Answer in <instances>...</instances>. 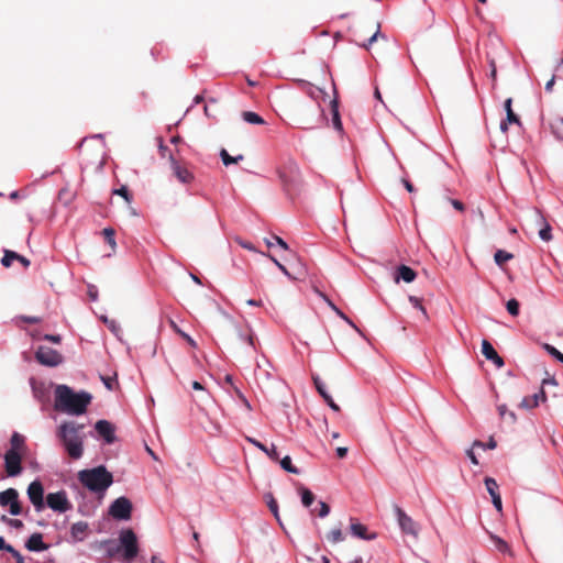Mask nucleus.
I'll list each match as a JSON object with an SVG mask.
<instances>
[{
    "instance_id": "obj_16",
    "label": "nucleus",
    "mask_w": 563,
    "mask_h": 563,
    "mask_svg": "<svg viewBox=\"0 0 563 563\" xmlns=\"http://www.w3.org/2000/svg\"><path fill=\"white\" fill-rule=\"evenodd\" d=\"M350 531H351V534L353 537H356L358 539H362V540H374L377 538V534L375 532H368L367 531V527L357 522V521H353L351 522V526H350Z\"/></svg>"
},
{
    "instance_id": "obj_10",
    "label": "nucleus",
    "mask_w": 563,
    "mask_h": 563,
    "mask_svg": "<svg viewBox=\"0 0 563 563\" xmlns=\"http://www.w3.org/2000/svg\"><path fill=\"white\" fill-rule=\"evenodd\" d=\"M0 506H9V512L12 516H19L22 512V507L19 503V494L14 488H8L0 493Z\"/></svg>"
},
{
    "instance_id": "obj_30",
    "label": "nucleus",
    "mask_w": 563,
    "mask_h": 563,
    "mask_svg": "<svg viewBox=\"0 0 563 563\" xmlns=\"http://www.w3.org/2000/svg\"><path fill=\"white\" fill-rule=\"evenodd\" d=\"M243 120L249 124H264V119L253 111H244L242 113Z\"/></svg>"
},
{
    "instance_id": "obj_60",
    "label": "nucleus",
    "mask_w": 563,
    "mask_h": 563,
    "mask_svg": "<svg viewBox=\"0 0 563 563\" xmlns=\"http://www.w3.org/2000/svg\"><path fill=\"white\" fill-rule=\"evenodd\" d=\"M239 336L242 341L246 342L249 345L254 346V341L252 334L239 333Z\"/></svg>"
},
{
    "instance_id": "obj_23",
    "label": "nucleus",
    "mask_w": 563,
    "mask_h": 563,
    "mask_svg": "<svg viewBox=\"0 0 563 563\" xmlns=\"http://www.w3.org/2000/svg\"><path fill=\"white\" fill-rule=\"evenodd\" d=\"M301 82L303 85V89H305L306 93L310 98L309 101H319L320 99L325 98L327 92L323 89L316 87L310 82H306V81H301Z\"/></svg>"
},
{
    "instance_id": "obj_14",
    "label": "nucleus",
    "mask_w": 563,
    "mask_h": 563,
    "mask_svg": "<svg viewBox=\"0 0 563 563\" xmlns=\"http://www.w3.org/2000/svg\"><path fill=\"white\" fill-rule=\"evenodd\" d=\"M487 493L492 497V503L498 512L503 511V501L500 494L498 493V484L493 477H486L484 479Z\"/></svg>"
},
{
    "instance_id": "obj_51",
    "label": "nucleus",
    "mask_w": 563,
    "mask_h": 563,
    "mask_svg": "<svg viewBox=\"0 0 563 563\" xmlns=\"http://www.w3.org/2000/svg\"><path fill=\"white\" fill-rule=\"evenodd\" d=\"M87 294H88V297L90 298L91 301H97L98 300V288H97V286L88 285Z\"/></svg>"
},
{
    "instance_id": "obj_42",
    "label": "nucleus",
    "mask_w": 563,
    "mask_h": 563,
    "mask_svg": "<svg viewBox=\"0 0 563 563\" xmlns=\"http://www.w3.org/2000/svg\"><path fill=\"white\" fill-rule=\"evenodd\" d=\"M482 353L488 360L490 356H493L496 353V350L487 340H483L482 341Z\"/></svg>"
},
{
    "instance_id": "obj_25",
    "label": "nucleus",
    "mask_w": 563,
    "mask_h": 563,
    "mask_svg": "<svg viewBox=\"0 0 563 563\" xmlns=\"http://www.w3.org/2000/svg\"><path fill=\"white\" fill-rule=\"evenodd\" d=\"M415 278H416V273L411 267H409L407 265H400L397 268V275L395 277L396 282H399L400 279H402L406 283H411L415 280Z\"/></svg>"
},
{
    "instance_id": "obj_19",
    "label": "nucleus",
    "mask_w": 563,
    "mask_h": 563,
    "mask_svg": "<svg viewBox=\"0 0 563 563\" xmlns=\"http://www.w3.org/2000/svg\"><path fill=\"white\" fill-rule=\"evenodd\" d=\"M313 383H314V386L318 390V393L320 394V396L325 400V402L328 404V406L334 410V411H339L340 410V407L334 402L333 398L331 397V395L327 391V388H325V385L324 383L320 379L319 376H313Z\"/></svg>"
},
{
    "instance_id": "obj_6",
    "label": "nucleus",
    "mask_w": 563,
    "mask_h": 563,
    "mask_svg": "<svg viewBox=\"0 0 563 563\" xmlns=\"http://www.w3.org/2000/svg\"><path fill=\"white\" fill-rule=\"evenodd\" d=\"M108 514L115 520H130L132 515V503L129 498L121 496L111 503Z\"/></svg>"
},
{
    "instance_id": "obj_35",
    "label": "nucleus",
    "mask_w": 563,
    "mask_h": 563,
    "mask_svg": "<svg viewBox=\"0 0 563 563\" xmlns=\"http://www.w3.org/2000/svg\"><path fill=\"white\" fill-rule=\"evenodd\" d=\"M327 539L329 542L335 544V543L342 542L344 540V534H343L341 528H335V529H332L328 533Z\"/></svg>"
},
{
    "instance_id": "obj_37",
    "label": "nucleus",
    "mask_w": 563,
    "mask_h": 563,
    "mask_svg": "<svg viewBox=\"0 0 563 563\" xmlns=\"http://www.w3.org/2000/svg\"><path fill=\"white\" fill-rule=\"evenodd\" d=\"M551 129L554 135L563 141V118L556 119L551 123Z\"/></svg>"
},
{
    "instance_id": "obj_12",
    "label": "nucleus",
    "mask_w": 563,
    "mask_h": 563,
    "mask_svg": "<svg viewBox=\"0 0 563 563\" xmlns=\"http://www.w3.org/2000/svg\"><path fill=\"white\" fill-rule=\"evenodd\" d=\"M21 454L20 452H13V450H8L4 454V467L8 476L15 477L21 474Z\"/></svg>"
},
{
    "instance_id": "obj_11",
    "label": "nucleus",
    "mask_w": 563,
    "mask_h": 563,
    "mask_svg": "<svg viewBox=\"0 0 563 563\" xmlns=\"http://www.w3.org/2000/svg\"><path fill=\"white\" fill-rule=\"evenodd\" d=\"M27 496L36 511H42L44 509V488L40 481H34L29 485Z\"/></svg>"
},
{
    "instance_id": "obj_4",
    "label": "nucleus",
    "mask_w": 563,
    "mask_h": 563,
    "mask_svg": "<svg viewBox=\"0 0 563 563\" xmlns=\"http://www.w3.org/2000/svg\"><path fill=\"white\" fill-rule=\"evenodd\" d=\"M79 482L96 494H103L113 483L112 474L103 465L78 472Z\"/></svg>"
},
{
    "instance_id": "obj_13",
    "label": "nucleus",
    "mask_w": 563,
    "mask_h": 563,
    "mask_svg": "<svg viewBox=\"0 0 563 563\" xmlns=\"http://www.w3.org/2000/svg\"><path fill=\"white\" fill-rule=\"evenodd\" d=\"M97 434L103 439L106 444H112L115 442V429L114 426L108 420H99L95 424Z\"/></svg>"
},
{
    "instance_id": "obj_9",
    "label": "nucleus",
    "mask_w": 563,
    "mask_h": 563,
    "mask_svg": "<svg viewBox=\"0 0 563 563\" xmlns=\"http://www.w3.org/2000/svg\"><path fill=\"white\" fill-rule=\"evenodd\" d=\"M35 358L40 364L49 367H55L63 362L62 354L48 346H38Z\"/></svg>"
},
{
    "instance_id": "obj_7",
    "label": "nucleus",
    "mask_w": 563,
    "mask_h": 563,
    "mask_svg": "<svg viewBox=\"0 0 563 563\" xmlns=\"http://www.w3.org/2000/svg\"><path fill=\"white\" fill-rule=\"evenodd\" d=\"M394 512L401 532L417 539L419 536L418 523L397 505L394 506Z\"/></svg>"
},
{
    "instance_id": "obj_52",
    "label": "nucleus",
    "mask_w": 563,
    "mask_h": 563,
    "mask_svg": "<svg viewBox=\"0 0 563 563\" xmlns=\"http://www.w3.org/2000/svg\"><path fill=\"white\" fill-rule=\"evenodd\" d=\"M379 36L384 37L378 27L377 31L367 40V42L363 44V47L368 48L374 42L377 41Z\"/></svg>"
},
{
    "instance_id": "obj_29",
    "label": "nucleus",
    "mask_w": 563,
    "mask_h": 563,
    "mask_svg": "<svg viewBox=\"0 0 563 563\" xmlns=\"http://www.w3.org/2000/svg\"><path fill=\"white\" fill-rule=\"evenodd\" d=\"M10 444L11 446L9 450H13V452H20V450H22L24 446V437L18 432H13L10 439Z\"/></svg>"
},
{
    "instance_id": "obj_36",
    "label": "nucleus",
    "mask_w": 563,
    "mask_h": 563,
    "mask_svg": "<svg viewBox=\"0 0 563 563\" xmlns=\"http://www.w3.org/2000/svg\"><path fill=\"white\" fill-rule=\"evenodd\" d=\"M512 254L511 253H508L506 251H503V250H498L495 255H494V260H495V263L497 265H503L504 263L508 262L509 260L512 258Z\"/></svg>"
},
{
    "instance_id": "obj_54",
    "label": "nucleus",
    "mask_w": 563,
    "mask_h": 563,
    "mask_svg": "<svg viewBox=\"0 0 563 563\" xmlns=\"http://www.w3.org/2000/svg\"><path fill=\"white\" fill-rule=\"evenodd\" d=\"M488 361H492L498 368H501L505 364L504 360L498 355L497 352L493 356H490Z\"/></svg>"
},
{
    "instance_id": "obj_47",
    "label": "nucleus",
    "mask_w": 563,
    "mask_h": 563,
    "mask_svg": "<svg viewBox=\"0 0 563 563\" xmlns=\"http://www.w3.org/2000/svg\"><path fill=\"white\" fill-rule=\"evenodd\" d=\"M106 325L117 338H119L122 330L120 324L115 320H106Z\"/></svg>"
},
{
    "instance_id": "obj_31",
    "label": "nucleus",
    "mask_w": 563,
    "mask_h": 563,
    "mask_svg": "<svg viewBox=\"0 0 563 563\" xmlns=\"http://www.w3.org/2000/svg\"><path fill=\"white\" fill-rule=\"evenodd\" d=\"M497 409L501 419L509 420L510 423L516 422V413L514 411L508 410L506 405H499Z\"/></svg>"
},
{
    "instance_id": "obj_39",
    "label": "nucleus",
    "mask_w": 563,
    "mask_h": 563,
    "mask_svg": "<svg viewBox=\"0 0 563 563\" xmlns=\"http://www.w3.org/2000/svg\"><path fill=\"white\" fill-rule=\"evenodd\" d=\"M543 349L556 361L563 364V354L553 345L544 343Z\"/></svg>"
},
{
    "instance_id": "obj_56",
    "label": "nucleus",
    "mask_w": 563,
    "mask_h": 563,
    "mask_svg": "<svg viewBox=\"0 0 563 563\" xmlns=\"http://www.w3.org/2000/svg\"><path fill=\"white\" fill-rule=\"evenodd\" d=\"M488 361H492L498 368H501L505 364L504 360L498 355L497 352L493 356H490Z\"/></svg>"
},
{
    "instance_id": "obj_18",
    "label": "nucleus",
    "mask_w": 563,
    "mask_h": 563,
    "mask_svg": "<svg viewBox=\"0 0 563 563\" xmlns=\"http://www.w3.org/2000/svg\"><path fill=\"white\" fill-rule=\"evenodd\" d=\"M534 214H536L537 222L542 225L541 229L539 230V238L544 242L551 241L552 240L551 225L547 222L545 218L543 217V214L541 213L540 210L534 209Z\"/></svg>"
},
{
    "instance_id": "obj_33",
    "label": "nucleus",
    "mask_w": 563,
    "mask_h": 563,
    "mask_svg": "<svg viewBox=\"0 0 563 563\" xmlns=\"http://www.w3.org/2000/svg\"><path fill=\"white\" fill-rule=\"evenodd\" d=\"M331 108H332V113H333V118H332L333 125L338 131H341L342 123H341V119H340V114H339V110H338V100L336 99H333L331 101Z\"/></svg>"
},
{
    "instance_id": "obj_62",
    "label": "nucleus",
    "mask_w": 563,
    "mask_h": 563,
    "mask_svg": "<svg viewBox=\"0 0 563 563\" xmlns=\"http://www.w3.org/2000/svg\"><path fill=\"white\" fill-rule=\"evenodd\" d=\"M8 526L14 529H21L23 527V522L19 519H11L8 521Z\"/></svg>"
},
{
    "instance_id": "obj_21",
    "label": "nucleus",
    "mask_w": 563,
    "mask_h": 563,
    "mask_svg": "<svg viewBox=\"0 0 563 563\" xmlns=\"http://www.w3.org/2000/svg\"><path fill=\"white\" fill-rule=\"evenodd\" d=\"M88 523L86 521H78L71 525L70 536L75 542H80L86 538L88 531Z\"/></svg>"
},
{
    "instance_id": "obj_8",
    "label": "nucleus",
    "mask_w": 563,
    "mask_h": 563,
    "mask_svg": "<svg viewBox=\"0 0 563 563\" xmlns=\"http://www.w3.org/2000/svg\"><path fill=\"white\" fill-rule=\"evenodd\" d=\"M46 505L55 512L65 514L73 508L65 490L49 493L46 496Z\"/></svg>"
},
{
    "instance_id": "obj_45",
    "label": "nucleus",
    "mask_w": 563,
    "mask_h": 563,
    "mask_svg": "<svg viewBox=\"0 0 563 563\" xmlns=\"http://www.w3.org/2000/svg\"><path fill=\"white\" fill-rule=\"evenodd\" d=\"M266 244L268 247H273L274 245H278L284 250L288 249V244L279 236L274 235L271 240H266Z\"/></svg>"
},
{
    "instance_id": "obj_53",
    "label": "nucleus",
    "mask_w": 563,
    "mask_h": 563,
    "mask_svg": "<svg viewBox=\"0 0 563 563\" xmlns=\"http://www.w3.org/2000/svg\"><path fill=\"white\" fill-rule=\"evenodd\" d=\"M9 553L12 554V556L15 559L16 563H25L22 554L18 550H15L13 547H9Z\"/></svg>"
},
{
    "instance_id": "obj_63",
    "label": "nucleus",
    "mask_w": 563,
    "mask_h": 563,
    "mask_svg": "<svg viewBox=\"0 0 563 563\" xmlns=\"http://www.w3.org/2000/svg\"><path fill=\"white\" fill-rule=\"evenodd\" d=\"M347 454V448H344V446H339L336 448V455L340 457V459H343L345 457Z\"/></svg>"
},
{
    "instance_id": "obj_44",
    "label": "nucleus",
    "mask_w": 563,
    "mask_h": 563,
    "mask_svg": "<svg viewBox=\"0 0 563 563\" xmlns=\"http://www.w3.org/2000/svg\"><path fill=\"white\" fill-rule=\"evenodd\" d=\"M496 446H497V443L493 438H490L488 440V442H486V443L478 441V440L474 441V443H473V448H481L483 450H494Z\"/></svg>"
},
{
    "instance_id": "obj_59",
    "label": "nucleus",
    "mask_w": 563,
    "mask_h": 563,
    "mask_svg": "<svg viewBox=\"0 0 563 563\" xmlns=\"http://www.w3.org/2000/svg\"><path fill=\"white\" fill-rule=\"evenodd\" d=\"M448 200L450 201V203L453 206V208L455 210H457V211L464 210V205L460 200H456V199H448Z\"/></svg>"
},
{
    "instance_id": "obj_32",
    "label": "nucleus",
    "mask_w": 563,
    "mask_h": 563,
    "mask_svg": "<svg viewBox=\"0 0 563 563\" xmlns=\"http://www.w3.org/2000/svg\"><path fill=\"white\" fill-rule=\"evenodd\" d=\"M266 501H267V506H268L269 510L272 511V514L274 515L276 520L279 522V525H282L279 511H278V505L272 494L266 495Z\"/></svg>"
},
{
    "instance_id": "obj_28",
    "label": "nucleus",
    "mask_w": 563,
    "mask_h": 563,
    "mask_svg": "<svg viewBox=\"0 0 563 563\" xmlns=\"http://www.w3.org/2000/svg\"><path fill=\"white\" fill-rule=\"evenodd\" d=\"M512 99L508 98L505 100L504 107L506 111V120L510 123L520 124V120L517 114L514 113L512 108Z\"/></svg>"
},
{
    "instance_id": "obj_26",
    "label": "nucleus",
    "mask_w": 563,
    "mask_h": 563,
    "mask_svg": "<svg viewBox=\"0 0 563 563\" xmlns=\"http://www.w3.org/2000/svg\"><path fill=\"white\" fill-rule=\"evenodd\" d=\"M298 494L300 496L302 506L306 508H310L316 499L314 494L305 486L298 487Z\"/></svg>"
},
{
    "instance_id": "obj_64",
    "label": "nucleus",
    "mask_w": 563,
    "mask_h": 563,
    "mask_svg": "<svg viewBox=\"0 0 563 563\" xmlns=\"http://www.w3.org/2000/svg\"><path fill=\"white\" fill-rule=\"evenodd\" d=\"M401 183L404 184L405 188L409 191V192H413L415 191V188H413V185L406 178H402L401 179Z\"/></svg>"
},
{
    "instance_id": "obj_22",
    "label": "nucleus",
    "mask_w": 563,
    "mask_h": 563,
    "mask_svg": "<svg viewBox=\"0 0 563 563\" xmlns=\"http://www.w3.org/2000/svg\"><path fill=\"white\" fill-rule=\"evenodd\" d=\"M547 400V396L543 389H540L538 393H536L532 398L525 397L521 402L520 407L525 409H531L537 406H539L540 402H544Z\"/></svg>"
},
{
    "instance_id": "obj_41",
    "label": "nucleus",
    "mask_w": 563,
    "mask_h": 563,
    "mask_svg": "<svg viewBox=\"0 0 563 563\" xmlns=\"http://www.w3.org/2000/svg\"><path fill=\"white\" fill-rule=\"evenodd\" d=\"M172 327L183 339H185L188 342L190 346H197L196 341L188 333L180 330L174 321H172Z\"/></svg>"
},
{
    "instance_id": "obj_1",
    "label": "nucleus",
    "mask_w": 563,
    "mask_h": 563,
    "mask_svg": "<svg viewBox=\"0 0 563 563\" xmlns=\"http://www.w3.org/2000/svg\"><path fill=\"white\" fill-rule=\"evenodd\" d=\"M287 115L295 128L303 130L314 129L325 119L320 101L299 100L290 106Z\"/></svg>"
},
{
    "instance_id": "obj_15",
    "label": "nucleus",
    "mask_w": 563,
    "mask_h": 563,
    "mask_svg": "<svg viewBox=\"0 0 563 563\" xmlns=\"http://www.w3.org/2000/svg\"><path fill=\"white\" fill-rule=\"evenodd\" d=\"M170 166L174 175L183 184H189L194 180V175L187 168L180 166L173 155L169 156Z\"/></svg>"
},
{
    "instance_id": "obj_57",
    "label": "nucleus",
    "mask_w": 563,
    "mask_h": 563,
    "mask_svg": "<svg viewBox=\"0 0 563 563\" xmlns=\"http://www.w3.org/2000/svg\"><path fill=\"white\" fill-rule=\"evenodd\" d=\"M191 386L195 390L203 391L206 398H210L209 393L205 390V387L199 382H192Z\"/></svg>"
},
{
    "instance_id": "obj_49",
    "label": "nucleus",
    "mask_w": 563,
    "mask_h": 563,
    "mask_svg": "<svg viewBox=\"0 0 563 563\" xmlns=\"http://www.w3.org/2000/svg\"><path fill=\"white\" fill-rule=\"evenodd\" d=\"M113 194L121 196L128 202L132 199L126 186H121L119 189H114Z\"/></svg>"
},
{
    "instance_id": "obj_34",
    "label": "nucleus",
    "mask_w": 563,
    "mask_h": 563,
    "mask_svg": "<svg viewBox=\"0 0 563 563\" xmlns=\"http://www.w3.org/2000/svg\"><path fill=\"white\" fill-rule=\"evenodd\" d=\"M220 157H221L223 165H225V166L235 164L243 159V155H238L235 157L230 156L229 153L224 148L221 150Z\"/></svg>"
},
{
    "instance_id": "obj_2",
    "label": "nucleus",
    "mask_w": 563,
    "mask_h": 563,
    "mask_svg": "<svg viewBox=\"0 0 563 563\" xmlns=\"http://www.w3.org/2000/svg\"><path fill=\"white\" fill-rule=\"evenodd\" d=\"M91 398V395L87 391L75 393L67 385H57L54 407L57 411L79 416L86 412Z\"/></svg>"
},
{
    "instance_id": "obj_43",
    "label": "nucleus",
    "mask_w": 563,
    "mask_h": 563,
    "mask_svg": "<svg viewBox=\"0 0 563 563\" xmlns=\"http://www.w3.org/2000/svg\"><path fill=\"white\" fill-rule=\"evenodd\" d=\"M102 234L106 239V241L109 243V245L114 249L115 247V240H114V230L112 228H104L102 231Z\"/></svg>"
},
{
    "instance_id": "obj_46",
    "label": "nucleus",
    "mask_w": 563,
    "mask_h": 563,
    "mask_svg": "<svg viewBox=\"0 0 563 563\" xmlns=\"http://www.w3.org/2000/svg\"><path fill=\"white\" fill-rule=\"evenodd\" d=\"M509 314L516 317L519 313V302L516 299H509L506 303Z\"/></svg>"
},
{
    "instance_id": "obj_27",
    "label": "nucleus",
    "mask_w": 563,
    "mask_h": 563,
    "mask_svg": "<svg viewBox=\"0 0 563 563\" xmlns=\"http://www.w3.org/2000/svg\"><path fill=\"white\" fill-rule=\"evenodd\" d=\"M324 301L328 303V306L335 312L338 317H340L342 320H344L349 325H351L356 331H360L358 328L355 325V323L340 309L338 308L328 297L324 295H321Z\"/></svg>"
},
{
    "instance_id": "obj_24",
    "label": "nucleus",
    "mask_w": 563,
    "mask_h": 563,
    "mask_svg": "<svg viewBox=\"0 0 563 563\" xmlns=\"http://www.w3.org/2000/svg\"><path fill=\"white\" fill-rule=\"evenodd\" d=\"M488 536H489L490 541L494 544V548L498 552L512 555V551H511L509 544L504 539L499 538L498 536L494 534L493 532H488Z\"/></svg>"
},
{
    "instance_id": "obj_48",
    "label": "nucleus",
    "mask_w": 563,
    "mask_h": 563,
    "mask_svg": "<svg viewBox=\"0 0 563 563\" xmlns=\"http://www.w3.org/2000/svg\"><path fill=\"white\" fill-rule=\"evenodd\" d=\"M409 302L412 305L413 308L420 310L422 314L427 318V311L421 305V300L416 296H409Z\"/></svg>"
},
{
    "instance_id": "obj_3",
    "label": "nucleus",
    "mask_w": 563,
    "mask_h": 563,
    "mask_svg": "<svg viewBox=\"0 0 563 563\" xmlns=\"http://www.w3.org/2000/svg\"><path fill=\"white\" fill-rule=\"evenodd\" d=\"M84 426L75 422H64L58 427L57 435L73 460H79L84 454V439L80 434Z\"/></svg>"
},
{
    "instance_id": "obj_5",
    "label": "nucleus",
    "mask_w": 563,
    "mask_h": 563,
    "mask_svg": "<svg viewBox=\"0 0 563 563\" xmlns=\"http://www.w3.org/2000/svg\"><path fill=\"white\" fill-rule=\"evenodd\" d=\"M119 543L120 545L115 549H108L109 555H113L122 549L123 562L131 563L139 553L137 537L135 532L130 528L122 529L119 533Z\"/></svg>"
},
{
    "instance_id": "obj_17",
    "label": "nucleus",
    "mask_w": 563,
    "mask_h": 563,
    "mask_svg": "<svg viewBox=\"0 0 563 563\" xmlns=\"http://www.w3.org/2000/svg\"><path fill=\"white\" fill-rule=\"evenodd\" d=\"M25 548L31 552H42L47 550L48 545L44 543L43 536L40 532H35L26 540Z\"/></svg>"
},
{
    "instance_id": "obj_55",
    "label": "nucleus",
    "mask_w": 563,
    "mask_h": 563,
    "mask_svg": "<svg viewBox=\"0 0 563 563\" xmlns=\"http://www.w3.org/2000/svg\"><path fill=\"white\" fill-rule=\"evenodd\" d=\"M488 361H492L498 368H501L505 364L504 360L498 355L497 352L493 356H490Z\"/></svg>"
},
{
    "instance_id": "obj_38",
    "label": "nucleus",
    "mask_w": 563,
    "mask_h": 563,
    "mask_svg": "<svg viewBox=\"0 0 563 563\" xmlns=\"http://www.w3.org/2000/svg\"><path fill=\"white\" fill-rule=\"evenodd\" d=\"M280 466L283 470H285L288 473L299 474V470L297 467L292 466L291 459L288 455H286L285 457H283L280 460Z\"/></svg>"
},
{
    "instance_id": "obj_50",
    "label": "nucleus",
    "mask_w": 563,
    "mask_h": 563,
    "mask_svg": "<svg viewBox=\"0 0 563 563\" xmlns=\"http://www.w3.org/2000/svg\"><path fill=\"white\" fill-rule=\"evenodd\" d=\"M330 514V507L324 501H319L318 517L325 518Z\"/></svg>"
},
{
    "instance_id": "obj_58",
    "label": "nucleus",
    "mask_w": 563,
    "mask_h": 563,
    "mask_svg": "<svg viewBox=\"0 0 563 563\" xmlns=\"http://www.w3.org/2000/svg\"><path fill=\"white\" fill-rule=\"evenodd\" d=\"M271 260L274 262V264L280 269V272L283 274H285L286 276H290L289 275V272L288 269L286 268L285 265H283L282 263H279L275 257L271 256Z\"/></svg>"
},
{
    "instance_id": "obj_40",
    "label": "nucleus",
    "mask_w": 563,
    "mask_h": 563,
    "mask_svg": "<svg viewBox=\"0 0 563 563\" xmlns=\"http://www.w3.org/2000/svg\"><path fill=\"white\" fill-rule=\"evenodd\" d=\"M16 257H19L16 252L5 250L3 257L1 258V264L4 267H9L12 264V261L16 260Z\"/></svg>"
},
{
    "instance_id": "obj_61",
    "label": "nucleus",
    "mask_w": 563,
    "mask_h": 563,
    "mask_svg": "<svg viewBox=\"0 0 563 563\" xmlns=\"http://www.w3.org/2000/svg\"><path fill=\"white\" fill-rule=\"evenodd\" d=\"M466 455L471 460L472 464L478 465V460L474 453V448L472 446L470 450L466 451Z\"/></svg>"
},
{
    "instance_id": "obj_20",
    "label": "nucleus",
    "mask_w": 563,
    "mask_h": 563,
    "mask_svg": "<svg viewBox=\"0 0 563 563\" xmlns=\"http://www.w3.org/2000/svg\"><path fill=\"white\" fill-rule=\"evenodd\" d=\"M246 440L250 443H252L254 446H256L258 450H261L265 454H267V456L271 460H273V461H278L279 460V453H278L277 448H276L275 444H272L271 446H266L265 444H263L258 440H256L254 438H250V437H247Z\"/></svg>"
}]
</instances>
